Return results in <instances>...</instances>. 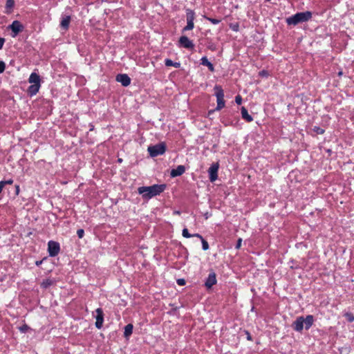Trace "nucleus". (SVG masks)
<instances>
[{
  "instance_id": "nucleus-6",
  "label": "nucleus",
  "mask_w": 354,
  "mask_h": 354,
  "mask_svg": "<svg viewBox=\"0 0 354 354\" xmlns=\"http://www.w3.org/2000/svg\"><path fill=\"white\" fill-rule=\"evenodd\" d=\"M59 244L57 242L50 241L48 243V250L50 257H55L59 252Z\"/></svg>"
},
{
  "instance_id": "nucleus-23",
  "label": "nucleus",
  "mask_w": 354,
  "mask_h": 354,
  "mask_svg": "<svg viewBox=\"0 0 354 354\" xmlns=\"http://www.w3.org/2000/svg\"><path fill=\"white\" fill-rule=\"evenodd\" d=\"M186 16H187V21H194L195 13L193 10H192L190 9H187Z\"/></svg>"
},
{
  "instance_id": "nucleus-3",
  "label": "nucleus",
  "mask_w": 354,
  "mask_h": 354,
  "mask_svg": "<svg viewBox=\"0 0 354 354\" xmlns=\"http://www.w3.org/2000/svg\"><path fill=\"white\" fill-rule=\"evenodd\" d=\"M215 90V95L216 97L217 106L215 109V111H220L225 106V100H224V92L222 87L219 85H216L214 86Z\"/></svg>"
},
{
  "instance_id": "nucleus-5",
  "label": "nucleus",
  "mask_w": 354,
  "mask_h": 354,
  "mask_svg": "<svg viewBox=\"0 0 354 354\" xmlns=\"http://www.w3.org/2000/svg\"><path fill=\"white\" fill-rule=\"evenodd\" d=\"M218 162L212 164L208 169L209 178L211 182H214L218 178Z\"/></svg>"
},
{
  "instance_id": "nucleus-43",
  "label": "nucleus",
  "mask_w": 354,
  "mask_h": 354,
  "mask_svg": "<svg viewBox=\"0 0 354 354\" xmlns=\"http://www.w3.org/2000/svg\"><path fill=\"white\" fill-rule=\"evenodd\" d=\"M16 191H17V192L18 193V192H19V186H17V187H16Z\"/></svg>"
},
{
  "instance_id": "nucleus-18",
  "label": "nucleus",
  "mask_w": 354,
  "mask_h": 354,
  "mask_svg": "<svg viewBox=\"0 0 354 354\" xmlns=\"http://www.w3.org/2000/svg\"><path fill=\"white\" fill-rule=\"evenodd\" d=\"M201 64L203 66H206L208 67L209 70L212 72L214 71V67L213 64L208 61L207 58L206 57H203L201 59Z\"/></svg>"
},
{
  "instance_id": "nucleus-42",
  "label": "nucleus",
  "mask_w": 354,
  "mask_h": 354,
  "mask_svg": "<svg viewBox=\"0 0 354 354\" xmlns=\"http://www.w3.org/2000/svg\"><path fill=\"white\" fill-rule=\"evenodd\" d=\"M41 263V261H37V262H36V264H37V266L40 265Z\"/></svg>"
},
{
  "instance_id": "nucleus-41",
  "label": "nucleus",
  "mask_w": 354,
  "mask_h": 354,
  "mask_svg": "<svg viewBox=\"0 0 354 354\" xmlns=\"http://www.w3.org/2000/svg\"><path fill=\"white\" fill-rule=\"evenodd\" d=\"M339 77H341L343 75V72L342 71H339L337 73Z\"/></svg>"
},
{
  "instance_id": "nucleus-9",
  "label": "nucleus",
  "mask_w": 354,
  "mask_h": 354,
  "mask_svg": "<svg viewBox=\"0 0 354 354\" xmlns=\"http://www.w3.org/2000/svg\"><path fill=\"white\" fill-rule=\"evenodd\" d=\"M9 28L12 30L13 34L12 35V37H15L17 35L19 32L22 31L23 26L19 21H14L12 24L9 26Z\"/></svg>"
},
{
  "instance_id": "nucleus-47",
  "label": "nucleus",
  "mask_w": 354,
  "mask_h": 354,
  "mask_svg": "<svg viewBox=\"0 0 354 354\" xmlns=\"http://www.w3.org/2000/svg\"><path fill=\"white\" fill-rule=\"evenodd\" d=\"M205 218H208V214H206V215H205Z\"/></svg>"
},
{
  "instance_id": "nucleus-44",
  "label": "nucleus",
  "mask_w": 354,
  "mask_h": 354,
  "mask_svg": "<svg viewBox=\"0 0 354 354\" xmlns=\"http://www.w3.org/2000/svg\"><path fill=\"white\" fill-rule=\"evenodd\" d=\"M175 214H180V212H179V211H176V212H175Z\"/></svg>"
},
{
  "instance_id": "nucleus-1",
  "label": "nucleus",
  "mask_w": 354,
  "mask_h": 354,
  "mask_svg": "<svg viewBox=\"0 0 354 354\" xmlns=\"http://www.w3.org/2000/svg\"><path fill=\"white\" fill-rule=\"evenodd\" d=\"M166 188L165 184L153 185L148 187H140L138 189V192L142 195L144 199H150L154 196L160 195Z\"/></svg>"
},
{
  "instance_id": "nucleus-11",
  "label": "nucleus",
  "mask_w": 354,
  "mask_h": 354,
  "mask_svg": "<svg viewBox=\"0 0 354 354\" xmlns=\"http://www.w3.org/2000/svg\"><path fill=\"white\" fill-rule=\"evenodd\" d=\"M216 283V275L214 272H211L205 283V286L207 288H211Z\"/></svg>"
},
{
  "instance_id": "nucleus-27",
  "label": "nucleus",
  "mask_w": 354,
  "mask_h": 354,
  "mask_svg": "<svg viewBox=\"0 0 354 354\" xmlns=\"http://www.w3.org/2000/svg\"><path fill=\"white\" fill-rule=\"evenodd\" d=\"M313 130L317 134H323L324 133V130L319 127H314Z\"/></svg>"
},
{
  "instance_id": "nucleus-19",
  "label": "nucleus",
  "mask_w": 354,
  "mask_h": 354,
  "mask_svg": "<svg viewBox=\"0 0 354 354\" xmlns=\"http://www.w3.org/2000/svg\"><path fill=\"white\" fill-rule=\"evenodd\" d=\"M40 88V84H32L28 88V93L30 95H35Z\"/></svg>"
},
{
  "instance_id": "nucleus-25",
  "label": "nucleus",
  "mask_w": 354,
  "mask_h": 354,
  "mask_svg": "<svg viewBox=\"0 0 354 354\" xmlns=\"http://www.w3.org/2000/svg\"><path fill=\"white\" fill-rule=\"evenodd\" d=\"M53 283V280L47 279L41 283V286L44 288H47L48 287L50 286Z\"/></svg>"
},
{
  "instance_id": "nucleus-22",
  "label": "nucleus",
  "mask_w": 354,
  "mask_h": 354,
  "mask_svg": "<svg viewBox=\"0 0 354 354\" xmlns=\"http://www.w3.org/2000/svg\"><path fill=\"white\" fill-rule=\"evenodd\" d=\"M165 65L167 66H174L175 68H179L180 66V62H174L169 59H165Z\"/></svg>"
},
{
  "instance_id": "nucleus-8",
  "label": "nucleus",
  "mask_w": 354,
  "mask_h": 354,
  "mask_svg": "<svg viewBox=\"0 0 354 354\" xmlns=\"http://www.w3.org/2000/svg\"><path fill=\"white\" fill-rule=\"evenodd\" d=\"M304 326V317L301 316L298 317L295 322H293L292 326L295 331L301 332Z\"/></svg>"
},
{
  "instance_id": "nucleus-10",
  "label": "nucleus",
  "mask_w": 354,
  "mask_h": 354,
  "mask_svg": "<svg viewBox=\"0 0 354 354\" xmlns=\"http://www.w3.org/2000/svg\"><path fill=\"white\" fill-rule=\"evenodd\" d=\"M96 315H95V317L96 319L95 322V326L97 328H101L102 324H103V312L101 308H97L95 310Z\"/></svg>"
},
{
  "instance_id": "nucleus-35",
  "label": "nucleus",
  "mask_w": 354,
  "mask_h": 354,
  "mask_svg": "<svg viewBox=\"0 0 354 354\" xmlns=\"http://www.w3.org/2000/svg\"><path fill=\"white\" fill-rule=\"evenodd\" d=\"M177 283L180 286H183L185 284V280L184 279H178L177 280Z\"/></svg>"
},
{
  "instance_id": "nucleus-30",
  "label": "nucleus",
  "mask_w": 354,
  "mask_h": 354,
  "mask_svg": "<svg viewBox=\"0 0 354 354\" xmlns=\"http://www.w3.org/2000/svg\"><path fill=\"white\" fill-rule=\"evenodd\" d=\"M345 317L347 318V320L349 322H352L354 321V315L352 313H347L345 314Z\"/></svg>"
},
{
  "instance_id": "nucleus-37",
  "label": "nucleus",
  "mask_w": 354,
  "mask_h": 354,
  "mask_svg": "<svg viewBox=\"0 0 354 354\" xmlns=\"http://www.w3.org/2000/svg\"><path fill=\"white\" fill-rule=\"evenodd\" d=\"M5 39L3 38L0 37V50L2 48Z\"/></svg>"
},
{
  "instance_id": "nucleus-28",
  "label": "nucleus",
  "mask_w": 354,
  "mask_h": 354,
  "mask_svg": "<svg viewBox=\"0 0 354 354\" xmlns=\"http://www.w3.org/2000/svg\"><path fill=\"white\" fill-rule=\"evenodd\" d=\"M202 247L203 250H207L209 249V244L207 241H205L203 238L201 239Z\"/></svg>"
},
{
  "instance_id": "nucleus-17",
  "label": "nucleus",
  "mask_w": 354,
  "mask_h": 354,
  "mask_svg": "<svg viewBox=\"0 0 354 354\" xmlns=\"http://www.w3.org/2000/svg\"><path fill=\"white\" fill-rule=\"evenodd\" d=\"M71 22V17L70 16H64L62 19L60 26L64 29H67L69 26Z\"/></svg>"
},
{
  "instance_id": "nucleus-26",
  "label": "nucleus",
  "mask_w": 354,
  "mask_h": 354,
  "mask_svg": "<svg viewBox=\"0 0 354 354\" xmlns=\"http://www.w3.org/2000/svg\"><path fill=\"white\" fill-rule=\"evenodd\" d=\"M204 18L207 21H210L211 23H212L213 24H218L221 22V20L218 19L211 18L206 16H204Z\"/></svg>"
},
{
  "instance_id": "nucleus-48",
  "label": "nucleus",
  "mask_w": 354,
  "mask_h": 354,
  "mask_svg": "<svg viewBox=\"0 0 354 354\" xmlns=\"http://www.w3.org/2000/svg\"><path fill=\"white\" fill-rule=\"evenodd\" d=\"M266 1H270V0H266Z\"/></svg>"
},
{
  "instance_id": "nucleus-34",
  "label": "nucleus",
  "mask_w": 354,
  "mask_h": 354,
  "mask_svg": "<svg viewBox=\"0 0 354 354\" xmlns=\"http://www.w3.org/2000/svg\"><path fill=\"white\" fill-rule=\"evenodd\" d=\"M235 102L237 104H241L242 103V97L240 95L236 96Z\"/></svg>"
},
{
  "instance_id": "nucleus-45",
  "label": "nucleus",
  "mask_w": 354,
  "mask_h": 354,
  "mask_svg": "<svg viewBox=\"0 0 354 354\" xmlns=\"http://www.w3.org/2000/svg\"><path fill=\"white\" fill-rule=\"evenodd\" d=\"M0 186H1V184H0ZM3 188L1 187H0V193L1 192Z\"/></svg>"
},
{
  "instance_id": "nucleus-20",
  "label": "nucleus",
  "mask_w": 354,
  "mask_h": 354,
  "mask_svg": "<svg viewBox=\"0 0 354 354\" xmlns=\"http://www.w3.org/2000/svg\"><path fill=\"white\" fill-rule=\"evenodd\" d=\"M133 332V324H129L125 326L124 328V337L129 339Z\"/></svg>"
},
{
  "instance_id": "nucleus-46",
  "label": "nucleus",
  "mask_w": 354,
  "mask_h": 354,
  "mask_svg": "<svg viewBox=\"0 0 354 354\" xmlns=\"http://www.w3.org/2000/svg\"><path fill=\"white\" fill-rule=\"evenodd\" d=\"M205 218H208V214H206V215H205Z\"/></svg>"
},
{
  "instance_id": "nucleus-38",
  "label": "nucleus",
  "mask_w": 354,
  "mask_h": 354,
  "mask_svg": "<svg viewBox=\"0 0 354 354\" xmlns=\"http://www.w3.org/2000/svg\"><path fill=\"white\" fill-rule=\"evenodd\" d=\"M245 333L247 335V339L248 340L251 341L252 339V337H251L250 333L248 330H245Z\"/></svg>"
},
{
  "instance_id": "nucleus-40",
  "label": "nucleus",
  "mask_w": 354,
  "mask_h": 354,
  "mask_svg": "<svg viewBox=\"0 0 354 354\" xmlns=\"http://www.w3.org/2000/svg\"><path fill=\"white\" fill-rule=\"evenodd\" d=\"M239 28V26L236 24L232 27V29L235 31H237Z\"/></svg>"
},
{
  "instance_id": "nucleus-24",
  "label": "nucleus",
  "mask_w": 354,
  "mask_h": 354,
  "mask_svg": "<svg viewBox=\"0 0 354 354\" xmlns=\"http://www.w3.org/2000/svg\"><path fill=\"white\" fill-rule=\"evenodd\" d=\"M194 21H187V26L183 28V31L185 32V31L191 30L194 28Z\"/></svg>"
},
{
  "instance_id": "nucleus-16",
  "label": "nucleus",
  "mask_w": 354,
  "mask_h": 354,
  "mask_svg": "<svg viewBox=\"0 0 354 354\" xmlns=\"http://www.w3.org/2000/svg\"><path fill=\"white\" fill-rule=\"evenodd\" d=\"M28 81L32 84H40V77L35 73H31V75L29 77Z\"/></svg>"
},
{
  "instance_id": "nucleus-12",
  "label": "nucleus",
  "mask_w": 354,
  "mask_h": 354,
  "mask_svg": "<svg viewBox=\"0 0 354 354\" xmlns=\"http://www.w3.org/2000/svg\"><path fill=\"white\" fill-rule=\"evenodd\" d=\"M116 80L121 83L124 86H127L131 83V78L126 74L118 75L116 77Z\"/></svg>"
},
{
  "instance_id": "nucleus-15",
  "label": "nucleus",
  "mask_w": 354,
  "mask_h": 354,
  "mask_svg": "<svg viewBox=\"0 0 354 354\" xmlns=\"http://www.w3.org/2000/svg\"><path fill=\"white\" fill-rule=\"evenodd\" d=\"M241 116L248 122L253 121V118L248 113V110L244 106L241 107Z\"/></svg>"
},
{
  "instance_id": "nucleus-39",
  "label": "nucleus",
  "mask_w": 354,
  "mask_h": 354,
  "mask_svg": "<svg viewBox=\"0 0 354 354\" xmlns=\"http://www.w3.org/2000/svg\"><path fill=\"white\" fill-rule=\"evenodd\" d=\"M194 236H195V237H198V238H199L201 240L203 238V237L201 234H192V237H194Z\"/></svg>"
},
{
  "instance_id": "nucleus-7",
  "label": "nucleus",
  "mask_w": 354,
  "mask_h": 354,
  "mask_svg": "<svg viewBox=\"0 0 354 354\" xmlns=\"http://www.w3.org/2000/svg\"><path fill=\"white\" fill-rule=\"evenodd\" d=\"M179 46L187 49H193L194 44L193 42L187 37L181 36L178 40Z\"/></svg>"
},
{
  "instance_id": "nucleus-14",
  "label": "nucleus",
  "mask_w": 354,
  "mask_h": 354,
  "mask_svg": "<svg viewBox=\"0 0 354 354\" xmlns=\"http://www.w3.org/2000/svg\"><path fill=\"white\" fill-rule=\"evenodd\" d=\"M314 322V317L313 315H309L304 318V325L305 328L306 330H308L313 324Z\"/></svg>"
},
{
  "instance_id": "nucleus-32",
  "label": "nucleus",
  "mask_w": 354,
  "mask_h": 354,
  "mask_svg": "<svg viewBox=\"0 0 354 354\" xmlns=\"http://www.w3.org/2000/svg\"><path fill=\"white\" fill-rule=\"evenodd\" d=\"M77 234L80 239H82L84 236V231L82 229H80L77 231Z\"/></svg>"
},
{
  "instance_id": "nucleus-31",
  "label": "nucleus",
  "mask_w": 354,
  "mask_h": 354,
  "mask_svg": "<svg viewBox=\"0 0 354 354\" xmlns=\"http://www.w3.org/2000/svg\"><path fill=\"white\" fill-rule=\"evenodd\" d=\"M182 234L185 238H190V237H192V234L189 233L188 230L187 228H184L183 230Z\"/></svg>"
},
{
  "instance_id": "nucleus-29",
  "label": "nucleus",
  "mask_w": 354,
  "mask_h": 354,
  "mask_svg": "<svg viewBox=\"0 0 354 354\" xmlns=\"http://www.w3.org/2000/svg\"><path fill=\"white\" fill-rule=\"evenodd\" d=\"M13 183V180L12 179H9L8 180H1L0 181V184H1V187L3 188V187L6 185H11Z\"/></svg>"
},
{
  "instance_id": "nucleus-2",
  "label": "nucleus",
  "mask_w": 354,
  "mask_h": 354,
  "mask_svg": "<svg viewBox=\"0 0 354 354\" xmlns=\"http://www.w3.org/2000/svg\"><path fill=\"white\" fill-rule=\"evenodd\" d=\"M312 12L310 11L297 12L295 15L286 19V23L288 25L296 26L298 24L304 23L309 21L312 18Z\"/></svg>"
},
{
  "instance_id": "nucleus-21",
  "label": "nucleus",
  "mask_w": 354,
  "mask_h": 354,
  "mask_svg": "<svg viewBox=\"0 0 354 354\" xmlns=\"http://www.w3.org/2000/svg\"><path fill=\"white\" fill-rule=\"evenodd\" d=\"M14 5H15V1L14 0H6V12L7 13L10 12V11L12 9Z\"/></svg>"
},
{
  "instance_id": "nucleus-36",
  "label": "nucleus",
  "mask_w": 354,
  "mask_h": 354,
  "mask_svg": "<svg viewBox=\"0 0 354 354\" xmlns=\"http://www.w3.org/2000/svg\"><path fill=\"white\" fill-rule=\"evenodd\" d=\"M241 242H242V239H239L238 241H237L236 246V248H239L241 247Z\"/></svg>"
},
{
  "instance_id": "nucleus-33",
  "label": "nucleus",
  "mask_w": 354,
  "mask_h": 354,
  "mask_svg": "<svg viewBox=\"0 0 354 354\" xmlns=\"http://www.w3.org/2000/svg\"><path fill=\"white\" fill-rule=\"evenodd\" d=\"M5 63L2 61H0V73H3L5 70Z\"/></svg>"
},
{
  "instance_id": "nucleus-4",
  "label": "nucleus",
  "mask_w": 354,
  "mask_h": 354,
  "mask_svg": "<svg viewBox=\"0 0 354 354\" xmlns=\"http://www.w3.org/2000/svg\"><path fill=\"white\" fill-rule=\"evenodd\" d=\"M166 151V145L161 142L148 147V151L151 157L162 155Z\"/></svg>"
},
{
  "instance_id": "nucleus-13",
  "label": "nucleus",
  "mask_w": 354,
  "mask_h": 354,
  "mask_svg": "<svg viewBox=\"0 0 354 354\" xmlns=\"http://www.w3.org/2000/svg\"><path fill=\"white\" fill-rule=\"evenodd\" d=\"M185 171V167L183 165H178L176 169L171 171L170 175L171 177H176L181 176Z\"/></svg>"
}]
</instances>
